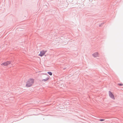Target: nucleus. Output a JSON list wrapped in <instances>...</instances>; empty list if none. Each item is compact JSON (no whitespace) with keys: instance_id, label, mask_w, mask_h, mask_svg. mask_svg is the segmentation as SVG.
<instances>
[{"instance_id":"obj_1","label":"nucleus","mask_w":123,"mask_h":123,"mask_svg":"<svg viewBox=\"0 0 123 123\" xmlns=\"http://www.w3.org/2000/svg\"><path fill=\"white\" fill-rule=\"evenodd\" d=\"M34 82V80L32 78H30L26 82V86L28 87L31 86Z\"/></svg>"},{"instance_id":"obj_2","label":"nucleus","mask_w":123,"mask_h":123,"mask_svg":"<svg viewBox=\"0 0 123 123\" xmlns=\"http://www.w3.org/2000/svg\"><path fill=\"white\" fill-rule=\"evenodd\" d=\"M46 50H43L41 51L40 53L39 54V56L42 57L47 52Z\"/></svg>"},{"instance_id":"obj_3","label":"nucleus","mask_w":123,"mask_h":123,"mask_svg":"<svg viewBox=\"0 0 123 123\" xmlns=\"http://www.w3.org/2000/svg\"><path fill=\"white\" fill-rule=\"evenodd\" d=\"M109 94L110 97L113 99H115V98L114 96L111 92L110 91H109Z\"/></svg>"},{"instance_id":"obj_4","label":"nucleus","mask_w":123,"mask_h":123,"mask_svg":"<svg viewBox=\"0 0 123 123\" xmlns=\"http://www.w3.org/2000/svg\"><path fill=\"white\" fill-rule=\"evenodd\" d=\"M92 56L95 57H96L98 56V52L92 54Z\"/></svg>"},{"instance_id":"obj_5","label":"nucleus","mask_w":123,"mask_h":123,"mask_svg":"<svg viewBox=\"0 0 123 123\" xmlns=\"http://www.w3.org/2000/svg\"><path fill=\"white\" fill-rule=\"evenodd\" d=\"M6 63V62H4L2 63V64H1V65L3 66H7Z\"/></svg>"},{"instance_id":"obj_6","label":"nucleus","mask_w":123,"mask_h":123,"mask_svg":"<svg viewBox=\"0 0 123 123\" xmlns=\"http://www.w3.org/2000/svg\"><path fill=\"white\" fill-rule=\"evenodd\" d=\"M49 79V78L48 77H47L45 78V79H43L42 80V81H45Z\"/></svg>"},{"instance_id":"obj_7","label":"nucleus","mask_w":123,"mask_h":123,"mask_svg":"<svg viewBox=\"0 0 123 123\" xmlns=\"http://www.w3.org/2000/svg\"><path fill=\"white\" fill-rule=\"evenodd\" d=\"M6 62V63L7 64H6L7 65L11 64V61H7Z\"/></svg>"},{"instance_id":"obj_8","label":"nucleus","mask_w":123,"mask_h":123,"mask_svg":"<svg viewBox=\"0 0 123 123\" xmlns=\"http://www.w3.org/2000/svg\"><path fill=\"white\" fill-rule=\"evenodd\" d=\"M48 74L50 75H52V73L50 72H47Z\"/></svg>"},{"instance_id":"obj_9","label":"nucleus","mask_w":123,"mask_h":123,"mask_svg":"<svg viewBox=\"0 0 123 123\" xmlns=\"http://www.w3.org/2000/svg\"><path fill=\"white\" fill-rule=\"evenodd\" d=\"M118 85L120 86H121L123 85V84L122 83H118Z\"/></svg>"},{"instance_id":"obj_10","label":"nucleus","mask_w":123,"mask_h":123,"mask_svg":"<svg viewBox=\"0 0 123 123\" xmlns=\"http://www.w3.org/2000/svg\"><path fill=\"white\" fill-rule=\"evenodd\" d=\"M105 119H100L99 121H105Z\"/></svg>"},{"instance_id":"obj_11","label":"nucleus","mask_w":123,"mask_h":123,"mask_svg":"<svg viewBox=\"0 0 123 123\" xmlns=\"http://www.w3.org/2000/svg\"><path fill=\"white\" fill-rule=\"evenodd\" d=\"M104 23H102L100 25H99V27H101L102 25H103L104 24Z\"/></svg>"}]
</instances>
